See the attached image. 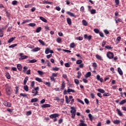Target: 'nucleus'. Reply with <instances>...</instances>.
Here are the masks:
<instances>
[{
	"instance_id": "nucleus-1",
	"label": "nucleus",
	"mask_w": 126,
	"mask_h": 126,
	"mask_svg": "<svg viewBox=\"0 0 126 126\" xmlns=\"http://www.w3.org/2000/svg\"><path fill=\"white\" fill-rule=\"evenodd\" d=\"M59 116H60V114L58 113H54L53 114H51L50 116V119H54L53 122L54 123H56V122L58 121V119L57 118H59Z\"/></svg>"
},
{
	"instance_id": "nucleus-2",
	"label": "nucleus",
	"mask_w": 126,
	"mask_h": 126,
	"mask_svg": "<svg viewBox=\"0 0 126 126\" xmlns=\"http://www.w3.org/2000/svg\"><path fill=\"white\" fill-rule=\"evenodd\" d=\"M33 88L34 89H32V93L33 94V96H37V95H38V93H39V89H40V88H39V87H37Z\"/></svg>"
},
{
	"instance_id": "nucleus-3",
	"label": "nucleus",
	"mask_w": 126,
	"mask_h": 126,
	"mask_svg": "<svg viewBox=\"0 0 126 126\" xmlns=\"http://www.w3.org/2000/svg\"><path fill=\"white\" fill-rule=\"evenodd\" d=\"M106 56L109 60H112V59H114V53L111 52H107Z\"/></svg>"
},
{
	"instance_id": "nucleus-4",
	"label": "nucleus",
	"mask_w": 126,
	"mask_h": 126,
	"mask_svg": "<svg viewBox=\"0 0 126 126\" xmlns=\"http://www.w3.org/2000/svg\"><path fill=\"white\" fill-rule=\"evenodd\" d=\"M45 53L46 55H48L49 53H50L51 54H54V51L51 50V48H47L45 50Z\"/></svg>"
},
{
	"instance_id": "nucleus-5",
	"label": "nucleus",
	"mask_w": 126,
	"mask_h": 126,
	"mask_svg": "<svg viewBox=\"0 0 126 126\" xmlns=\"http://www.w3.org/2000/svg\"><path fill=\"white\" fill-rule=\"evenodd\" d=\"M84 39H88V41H90L92 39V35H89L87 34H84Z\"/></svg>"
},
{
	"instance_id": "nucleus-6",
	"label": "nucleus",
	"mask_w": 126,
	"mask_h": 126,
	"mask_svg": "<svg viewBox=\"0 0 126 126\" xmlns=\"http://www.w3.org/2000/svg\"><path fill=\"white\" fill-rule=\"evenodd\" d=\"M67 14L68 15H69V16H71V17H75V14L72 12L67 11L66 12Z\"/></svg>"
},
{
	"instance_id": "nucleus-7",
	"label": "nucleus",
	"mask_w": 126,
	"mask_h": 126,
	"mask_svg": "<svg viewBox=\"0 0 126 126\" xmlns=\"http://www.w3.org/2000/svg\"><path fill=\"white\" fill-rule=\"evenodd\" d=\"M50 107H51V104H43L41 106L42 108H50Z\"/></svg>"
},
{
	"instance_id": "nucleus-8",
	"label": "nucleus",
	"mask_w": 126,
	"mask_h": 126,
	"mask_svg": "<svg viewBox=\"0 0 126 126\" xmlns=\"http://www.w3.org/2000/svg\"><path fill=\"white\" fill-rule=\"evenodd\" d=\"M16 38V37L15 36L10 38L7 41V43H11L12 42H13V40H15Z\"/></svg>"
},
{
	"instance_id": "nucleus-9",
	"label": "nucleus",
	"mask_w": 126,
	"mask_h": 126,
	"mask_svg": "<svg viewBox=\"0 0 126 126\" xmlns=\"http://www.w3.org/2000/svg\"><path fill=\"white\" fill-rule=\"evenodd\" d=\"M95 57L97 60H98L99 61H103V58H102V57L98 54L95 55Z\"/></svg>"
},
{
	"instance_id": "nucleus-10",
	"label": "nucleus",
	"mask_w": 126,
	"mask_h": 126,
	"mask_svg": "<svg viewBox=\"0 0 126 126\" xmlns=\"http://www.w3.org/2000/svg\"><path fill=\"white\" fill-rule=\"evenodd\" d=\"M66 21H67V23L68 24V25H71V24L72 23L71 22V19H70V18H67Z\"/></svg>"
},
{
	"instance_id": "nucleus-11",
	"label": "nucleus",
	"mask_w": 126,
	"mask_h": 126,
	"mask_svg": "<svg viewBox=\"0 0 126 126\" xmlns=\"http://www.w3.org/2000/svg\"><path fill=\"white\" fill-rule=\"evenodd\" d=\"M65 88V83L64 82V81H63L62 84L61 90H63V89H64Z\"/></svg>"
},
{
	"instance_id": "nucleus-12",
	"label": "nucleus",
	"mask_w": 126,
	"mask_h": 126,
	"mask_svg": "<svg viewBox=\"0 0 126 126\" xmlns=\"http://www.w3.org/2000/svg\"><path fill=\"white\" fill-rule=\"evenodd\" d=\"M71 111L70 113H76V109L74 108V107H71Z\"/></svg>"
},
{
	"instance_id": "nucleus-13",
	"label": "nucleus",
	"mask_w": 126,
	"mask_h": 126,
	"mask_svg": "<svg viewBox=\"0 0 126 126\" xmlns=\"http://www.w3.org/2000/svg\"><path fill=\"white\" fill-rule=\"evenodd\" d=\"M65 99L66 103L67 104H69V102H70L71 99L68 98V96H67V95L65 96Z\"/></svg>"
},
{
	"instance_id": "nucleus-14",
	"label": "nucleus",
	"mask_w": 126,
	"mask_h": 126,
	"mask_svg": "<svg viewBox=\"0 0 126 126\" xmlns=\"http://www.w3.org/2000/svg\"><path fill=\"white\" fill-rule=\"evenodd\" d=\"M117 71L119 73V74L121 75H123V74H124V73H123V70H122V69H121L120 67L118 68Z\"/></svg>"
},
{
	"instance_id": "nucleus-15",
	"label": "nucleus",
	"mask_w": 126,
	"mask_h": 126,
	"mask_svg": "<svg viewBox=\"0 0 126 126\" xmlns=\"http://www.w3.org/2000/svg\"><path fill=\"white\" fill-rule=\"evenodd\" d=\"M39 19H40V20H42V21L45 22V23H47V22H48V21H47V20L45 18L42 16L39 17Z\"/></svg>"
},
{
	"instance_id": "nucleus-16",
	"label": "nucleus",
	"mask_w": 126,
	"mask_h": 126,
	"mask_svg": "<svg viewBox=\"0 0 126 126\" xmlns=\"http://www.w3.org/2000/svg\"><path fill=\"white\" fill-rule=\"evenodd\" d=\"M6 92L7 93V95H9L11 94V92L10 91V89H9V88L6 89Z\"/></svg>"
},
{
	"instance_id": "nucleus-17",
	"label": "nucleus",
	"mask_w": 126,
	"mask_h": 126,
	"mask_svg": "<svg viewBox=\"0 0 126 126\" xmlns=\"http://www.w3.org/2000/svg\"><path fill=\"white\" fill-rule=\"evenodd\" d=\"M29 77L28 76H26L24 80V85H26V83H27V81H28Z\"/></svg>"
},
{
	"instance_id": "nucleus-18",
	"label": "nucleus",
	"mask_w": 126,
	"mask_h": 126,
	"mask_svg": "<svg viewBox=\"0 0 126 126\" xmlns=\"http://www.w3.org/2000/svg\"><path fill=\"white\" fill-rule=\"evenodd\" d=\"M117 112L120 117H122V116H123V113L122 112V111H121L120 109H117Z\"/></svg>"
},
{
	"instance_id": "nucleus-19",
	"label": "nucleus",
	"mask_w": 126,
	"mask_h": 126,
	"mask_svg": "<svg viewBox=\"0 0 126 126\" xmlns=\"http://www.w3.org/2000/svg\"><path fill=\"white\" fill-rule=\"evenodd\" d=\"M26 59H28V56L26 55H24L22 57L19 58L20 61H22V60H25Z\"/></svg>"
},
{
	"instance_id": "nucleus-20",
	"label": "nucleus",
	"mask_w": 126,
	"mask_h": 126,
	"mask_svg": "<svg viewBox=\"0 0 126 126\" xmlns=\"http://www.w3.org/2000/svg\"><path fill=\"white\" fill-rule=\"evenodd\" d=\"M113 124H114V125H119L121 124V121L118 120H114L113 121Z\"/></svg>"
},
{
	"instance_id": "nucleus-21",
	"label": "nucleus",
	"mask_w": 126,
	"mask_h": 126,
	"mask_svg": "<svg viewBox=\"0 0 126 126\" xmlns=\"http://www.w3.org/2000/svg\"><path fill=\"white\" fill-rule=\"evenodd\" d=\"M17 67L20 71H21L22 70V66L20 64H18L17 65Z\"/></svg>"
},
{
	"instance_id": "nucleus-22",
	"label": "nucleus",
	"mask_w": 126,
	"mask_h": 126,
	"mask_svg": "<svg viewBox=\"0 0 126 126\" xmlns=\"http://www.w3.org/2000/svg\"><path fill=\"white\" fill-rule=\"evenodd\" d=\"M82 22L84 26H87L88 25V23L85 20H83Z\"/></svg>"
},
{
	"instance_id": "nucleus-23",
	"label": "nucleus",
	"mask_w": 126,
	"mask_h": 126,
	"mask_svg": "<svg viewBox=\"0 0 126 126\" xmlns=\"http://www.w3.org/2000/svg\"><path fill=\"white\" fill-rule=\"evenodd\" d=\"M24 89L26 91V92H28V91H29V87H28V86L27 85H25L24 86Z\"/></svg>"
},
{
	"instance_id": "nucleus-24",
	"label": "nucleus",
	"mask_w": 126,
	"mask_h": 126,
	"mask_svg": "<svg viewBox=\"0 0 126 126\" xmlns=\"http://www.w3.org/2000/svg\"><path fill=\"white\" fill-rule=\"evenodd\" d=\"M44 84H45V85H47L48 87H51V83L44 81L43 82Z\"/></svg>"
},
{
	"instance_id": "nucleus-25",
	"label": "nucleus",
	"mask_w": 126,
	"mask_h": 126,
	"mask_svg": "<svg viewBox=\"0 0 126 126\" xmlns=\"http://www.w3.org/2000/svg\"><path fill=\"white\" fill-rule=\"evenodd\" d=\"M5 12L7 17H10V13H9L7 9L5 10Z\"/></svg>"
},
{
	"instance_id": "nucleus-26",
	"label": "nucleus",
	"mask_w": 126,
	"mask_h": 126,
	"mask_svg": "<svg viewBox=\"0 0 126 126\" xmlns=\"http://www.w3.org/2000/svg\"><path fill=\"white\" fill-rule=\"evenodd\" d=\"M5 76L7 79H10L11 77V76H10V74L8 72L6 73Z\"/></svg>"
},
{
	"instance_id": "nucleus-27",
	"label": "nucleus",
	"mask_w": 126,
	"mask_h": 126,
	"mask_svg": "<svg viewBox=\"0 0 126 126\" xmlns=\"http://www.w3.org/2000/svg\"><path fill=\"white\" fill-rule=\"evenodd\" d=\"M85 76L86 77V78H88V77H90L91 76V72H88L87 73Z\"/></svg>"
},
{
	"instance_id": "nucleus-28",
	"label": "nucleus",
	"mask_w": 126,
	"mask_h": 126,
	"mask_svg": "<svg viewBox=\"0 0 126 126\" xmlns=\"http://www.w3.org/2000/svg\"><path fill=\"white\" fill-rule=\"evenodd\" d=\"M88 117L91 121V122H92L93 121V119H94V117L92 116V115L91 114H89L88 115Z\"/></svg>"
},
{
	"instance_id": "nucleus-29",
	"label": "nucleus",
	"mask_w": 126,
	"mask_h": 126,
	"mask_svg": "<svg viewBox=\"0 0 126 126\" xmlns=\"http://www.w3.org/2000/svg\"><path fill=\"white\" fill-rule=\"evenodd\" d=\"M31 103H34V102H38V98H32L31 100Z\"/></svg>"
},
{
	"instance_id": "nucleus-30",
	"label": "nucleus",
	"mask_w": 126,
	"mask_h": 126,
	"mask_svg": "<svg viewBox=\"0 0 126 126\" xmlns=\"http://www.w3.org/2000/svg\"><path fill=\"white\" fill-rule=\"evenodd\" d=\"M41 30H42V28L41 27H39L36 29V32L39 33V32H41Z\"/></svg>"
},
{
	"instance_id": "nucleus-31",
	"label": "nucleus",
	"mask_w": 126,
	"mask_h": 126,
	"mask_svg": "<svg viewBox=\"0 0 126 126\" xmlns=\"http://www.w3.org/2000/svg\"><path fill=\"white\" fill-rule=\"evenodd\" d=\"M28 61L31 63H37V60L36 59H33V60H29Z\"/></svg>"
},
{
	"instance_id": "nucleus-32",
	"label": "nucleus",
	"mask_w": 126,
	"mask_h": 126,
	"mask_svg": "<svg viewBox=\"0 0 126 126\" xmlns=\"http://www.w3.org/2000/svg\"><path fill=\"white\" fill-rule=\"evenodd\" d=\"M41 50L40 48L36 47L32 49V52H38V51H40Z\"/></svg>"
},
{
	"instance_id": "nucleus-33",
	"label": "nucleus",
	"mask_w": 126,
	"mask_h": 126,
	"mask_svg": "<svg viewBox=\"0 0 126 126\" xmlns=\"http://www.w3.org/2000/svg\"><path fill=\"white\" fill-rule=\"evenodd\" d=\"M67 92L68 93H70V92H72V93H74L75 92V91L71 89H68Z\"/></svg>"
},
{
	"instance_id": "nucleus-34",
	"label": "nucleus",
	"mask_w": 126,
	"mask_h": 126,
	"mask_svg": "<svg viewBox=\"0 0 126 126\" xmlns=\"http://www.w3.org/2000/svg\"><path fill=\"white\" fill-rule=\"evenodd\" d=\"M125 103H126V99L122 100L120 102L119 104L120 105H124Z\"/></svg>"
},
{
	"instance_id": "nucleus-35",
	"label": "nucleus",
	"mask_w": 126,
	"mask_h": 126,
	"mask_svg": "<svg viewBox=\"0 0 126 126\" xmlns=\"http://www.w3.org/2000/svg\"><path fill=\"white\" fill-rule=\"evenodd\" d=\"M90 11L91 13V14H95L96 13V10L94 9H92V10H90Z\"/></svg>"
},
{
	"instance_id": "nucleus-36",
	"label": "nucleus",
	"mask_w": 126,
	"mask_h": 126,
	"mask_svg": "<svg viewBox=\"0 0 126 126\" xmlns=\"http://www.w3.org/2000/svg\"><path fill=\"white\" fill-rule=\"evenodd\" d=\"M122 39V37H121V36H118L117 39H116V42H117V43H120V42L121 41V40Z\"/></svg>"
},
{
	"instance_id": "nucleus-37",
	"label": "nucleus",
	"mask_w": 126,
	"mask_h": 126,
	"mask_svg": "<svg viewBox=\"0 0 126 126\" xmlns=\"http://www.w3.org/2000/svg\"><path fill=\"white\" fill-rule=\"evenodd\" d=\"M97 91L98 92H100L101 93H102V94L105 93V90H104L102 89H98Z\"/></svg>"
},
{
	"instance_id": "nucleus-38",
	"label": "nucleus",
	"mask_w": 126,
	"mask_h": 126,
	"mask_svg": "<svg viewBox=\"0 0 126 126\" xmlns=\"http://www.w3.org/2000/svg\"><path fill=\"white\" fill-rule=\"evenodd\" d=\"M35 80H36V81H38V82H43V81H42V79L39 77L35 78Z\"/></svg>"
},
{
	"instance_id": "nucleus-39",
	"label": "nucleus",
	"mask_w": 126,
	"mask_h": 126,
	"mask_svg": "<svg viewBox=\"0 0 126 126\" xmlns=\"http://www.w3.org/2000/svg\"><path fill=\"white\" fill-rule=\"evenodd\" d=\"M77 101L78 102H79V103H81V104H82L83 105H84V102H83V101H82V100H81L79 98H77Z\"/></svg>"
},
{
	"instance_id": "nucleus-40",
	"label": "nucleus",
	"mask_w": 126,
	"mask_h": 126,
	"mask_svg": "<svg viewBox=\"0 0 126 126\" xmlns=\"http://www.w3.org/2000/svg\"><path fill=\"white\" fill-rule=\"evenodd\" d=\"M29 26H30L31 27H35V26H36V24L30 23V24H29Z\"/></svg>"
},
{
	"instance_id": "nucleus-41",
	"label": "nucleus",
	"mask_w": 126,
	"mask_h": 126,
	"mask_svg": "<svg viewBox=\"0 0 126 126\" xmlns=\"http://www.w3.org/2000/svg\"><path fill=\"white\" fill-rule=\"evenodd\" d=\"M57 43H61L62 42V38L58 37L56 39Z\"/></svg>"
},
{
	"instance_id": "nucleus-42",
	"label": "nucleus",
	"mask_w": 126,
	"mask_h": 126,
	"mask_svg": "<svg viewBox=\"0 0 126 126\" xmlns=\"http://www.w3.org/2000/svg\"><path fill=\"white\" fill-rule=\"evenodd\" d=\"M94 32H95L96 34L100 33V31L98 29H94Z\"/></svg>"
},
{
	"instance_id": "nucleus-43",
	"label": "nucleus",
	"mask_w": 126,
	"mask_h": 126,
	"mask_svg": "<svg viewBox=\"0 0 126 126\" xmlns=\"http://www.w3.org/2000/svg\"><path fill=\"white\" fill-rule=\"evenodd\" d=\"M115 3H116V7H118V6L119 4H120V0H115Z\"/></svg>"
},
{
	"instance_id": "nucleus-44",
	"label": "nucleus",
	"mask_w": 126,
	"mask_h": 126,
	"mask_svg": "<svg viewBox=\"0 0 126 126\" xmlns=\"http://www.w3.org/2000/svg\"><path fill=\"white\" fill-rule=\"evenodd\" d=\"M77 64H80L82 63V60H78L76 61Z\"/></svg>"
},
{
	"instance_id": "nucleus-45",
	"label": "nucleus",
	"mask_w": 126,
	"mask_h": 126,
	"mask_svg": "<svg viewBox=\"0 0 126 126\" xmlns=\"http://www.w3.org/2000/svg\"><path fill=\"white\" fill-rule=\"evenodd\" d=\"M38 42H39V43H40V44H41V45H42V46H45V42L41 39H39L38 40Z\"/></svg>"
},
{
	"instance_id": "nucleus-46",
	"label": "nucleus",
	"mask_w": 126,
	"mask_h": 126,
	"mask_svg": "<svg viewBox=\"0 0 126 126\" xmlns=\"http://www.w3.org/2000/svg\"><path fill=\"white\" fill-rule=\"evenodd\" d=\"M17 46V44H12L11 45H10L8 48H15Z\"/></svg>"
},
{
	"instance_id": "nucleus-47",
	"label": "nucleus",
	"mask_w": 126,
	"mask_h": 126,
	"mask_svg": "<svg viewBox=\"0 0 126 126\" xmlns=\"http://www.w3.org/2000/svg\"><path fill=\"white\" fill-rule=\"evenodd\" d=\"M20 96H22V97H27V96H28V94H26L21 93L20 94Z\"/></svg>"
},
{
	"instance_id": "nucleus-48",
	"label": "nucleus",
	"mask_w": 126,
	"mask_h": 126,
	"mask_svg": "<svg viewBox=\"0 0 126 126\" xmlns=\"http://www.w3.org/2000/svg\"><path fill=\"white\" fill-rule=\"evenodd\" d=\"M76 40H79V41H82V40H83V37L82 36L77 37Z\"/></svg>"
},
{
	"instance_id": "nucleus-49",
	"label": "nucleus",
	"mask_w": 126,
	"mask_h": 126,
	"mask_svg": "<svg viewBox=\"0 0 126 126\" xmlns=\"http://www.w3.org/2000/svg\"><path fill=\"white\" fill-rule=\"evenodd\" d=\"M59 69H60V68L58 67H55L52 68V70H54L55 71H58Z\"/></svg>"
},
{
	"instance_id": "nucleus-50",
	"label": "nucleus",
	"mask_w": 126,
	"mask_h": 126,
	"mask_svg": "<svg viewBox=\"0 0 126 126\" xmlns=\"http://www.w3.org/2000/svg\"><path fill=\"white\" fill-rule=\"evenodd\" d=\"M17 0H14L12 1V4L13 5H16V4H17Z\"/></svg>"
},
{
	"instance_id": "nucleus-51",
	"label": "nucleus",
	"mask_w": 126,
	"mask_h": 126,
	"mask_svg": "<svg viewBox=\"0 0 126 126\" xmlns=\"http://www.w3.org/2000/svg\"><path fill=\"white\" fill-rule=\"evenodd\" d=\"M105 49H107V50H112L113 47H111L110 46L107 45L105 46Z\"/></svg>"
},
{
	"instance_id": "nucleus-52",
	"label": "nucleus",
	"mask_w": 126,
	"mask_h": 126,
	"mask_svg": "<svg viewBox=\"0 0 126 126\" xmlns=\"http://www.w3.org/2000/svg\"><path fill=\"white\" fill-rule=\"evenodd\" d=\"M31 87H32V88H34V87L35 86V82L32 81L31 84Z\"/></svg>"
},
{
	"instance_id": "nucleus-53",
	"label": "nucleus",
	"mask_w": 126,
	"mask_h": 126,
	"mask_svg": "<svg viewBox=\"0 0 126 126\" xmlns=\"http://www.w3.org/2000/svg\"><path fill=\"white\" fill-rule=\"evenodd\" d=\"M46 63H47V65L48 66H51V63L50 62V61L49 60H47L45 62Z\"/></svg>"
},
{
	"instance_id": "nucleus-54",
	"label": "nucleus",
	"mask_w": 126,
	"mask_h": 126,
	"mask_svg": "<svg viewBox=\"0 0 126 126\" xmlns=\"http://www.w3.org/2000/svg\"><path fill=\"white\" fill-rule=\"evenodd\" d=\"M75 47V44L74 43H71L70 44V48H74Z\"/></svg>"
},
{
	"instance_id": "nucleus-55",
	"label": "nucleus",
	"mask_w": 126,
	"mask_h": 126,
	"mask_svg": "<svg viewBox=\"0 0 126 126\" xmlns=\"http://www.w3.org/2000/svg\"><path fill=\"white\" fill-rule=\"evenodd\" d=\"M50 80L51 81H54V82H56V79H55V77H53L52 76L50 77Z\"/></svg>"
},
{
	"instance_id": "nucleus-56",
	"label": "nucleus",
	"mask_w": 126,
	"mask_h": 126,
	"mask_svg": "<svg viewBox=\"0 0 126 126\" xmlns=\"http://www.w3.org/2000/svg\"><path fill=\"white\" fill-rule=\"evenodd\" d=\"M0 37H3V32L2 30H0Z\"/></svg>"
},
{
	"instance_id": "nucleus-57",
	"label": "nucleus",
	"mask_w": 126,
	"mask_h": 126,
	"mask_svg": "<svg viewBox=\"0 0 126 126\" xmlns=\"http://www.w3.org/2000/svg\"><path fill=\"white\" fill-rule=\"evenodd\" d=\"M74 82L77 84V85H78V84H79V80H78V79H74Z\"/></svg>"
},
{
	"instance_id": "nucleus-58",
	"label": "nucleus",
	"mask_w": 126,
	"mask_h": 126,
	"mask_svg": "<svg viewBox=\"0 0 126 126\" xmlns=\"http://www.w3.org/2000/svg\"><path fill=\"white\" fill-rule=\"evenodd\" d=\"M43 3H46V4H52V3H53L52 2H50L49 1H45Z\"/></svg>"
},
{
	"instance_id": "nucleus-59",
	"label": "nucleus",
	"mask_w": 126,
	"mask_h": 126,
	"mask_svg": "<svg viewBox=\"0 0 126 126\" xmlns=\"http://www.w3.org/2000/svg\"><path fill=\"white\" fill-rule=\"evenodd\" d=\"M15 89H16L15 94H17V93H18V91H19V88L18 87H16Z\"/></svg>"
},
{
	"instance_id": "nucleus-60",
	"label": "nucleus",
	"mask_w": 126,
	"mask_h": 126,
	"mask_svg": "<svg viewBox=\"0 0 126 126\" xmlns=\"http://www.w3.org/2000/svg\"><path fill=\"white\" fill-rule=\"evenodd\" d=\"M63 52H65V53H71V51L68 50H66V49H63Z\"/></svg>"
},
{
	"instance_id": "nucleus-61",
	"label": "nucleus",
	"mask_w": 126,
	"mask_h": 126,
	"mask_svg": "<svg viewBox=\"0 0 126 126\" xmlns=\"http://www.w3.org/2000/svg\"><path fill=\"white\" fill-rule=\"evenodd\" d=\"M79 126H87V124H85V123H80L79 124Z\"/></svg>"
},
{
	"instance_id": "nucleus-62",
	"label": "nucleus",
	"mask_w": 126,
	"mask_h": 126,
	"mask_svg": "<svg viewBox=\"0 0 126 126\" xmlns=\"http://www.w3.org/2000/svg\"><path fill=\"white\" fill-rule=\"evenodd\" d=\"M65 67H70V64L68 63H65L64 64Z\"/></svg>"
},
{
	"instance_id": "nucleus-63",
	"label": "nucleus",
	"mask_w": 126,
	"mask_h": 126,
	"mask_svg": "<svg viewBox=\"0 0 126 126\" xmlns=\"http://www.w3.org/2000/svg\"><path fill=\"white\" fill-rule=\"evenodd\" d=\"M84 10H85L84 6L81 7V8H80V12H84Z\"/></svg>"
},
{
	"instance_id": "nucleus-64",
	"label": "nucleus",
	"mask_w": 126,
	"mask_h": 126,
	"mask_svg": "<svg viewBox=\"0 0 126 126\" xmlns=\"http://www.w3.org/2000/svg\"><path fill=\"white\" fill-rule=\"evenodd\" d=\"M84 101L86 103V104H89V100L87 98H85Z\"/></svg>"
}]
</instances>
